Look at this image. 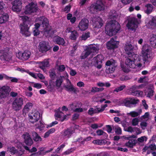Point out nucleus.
<instances>
[{"label": "nucleus", "mask_w": 156, "mask_h": 156, "mask_svg": "<svg viewBox=\"0 0 156 156\" xmlns=\"http://www.w3.org/2000/svg\"><path fill=\"white\" fill-rule=\"evenodd\" d=\"M120 28V25L118 22L115 20H111L106 24L105 32L108 35L112 36L118 33Z\"/></svg>", "instance_id": "f257e3e1"}, {"label": "nucleus", "mask_w": 156, "mask_h": 156, "mask_svg": "<svg viewBox=\"0 0 156 156\" xmlns=\"http://www.w3.org/2000/svg\"><path fill=\"white\" fill-rule=\"evenodd\" d=\"M21 18L23 22L19 25L20 32L23 35L26 37L29 36L30 35L28 27V25L30 23L29 18L27 16H21Z\"/></svg>", "instance_id": "f03ea898"}, {"label": "nucleus", "mask_w": 156, "mask_h": 156, "mask_svg": "<svg viewBox=\"0 0 156 156\" xmlns=\"http://www.w3.org/2000/svg\"><path fill=\"white\" fill-rule=\"evenodd\" d=\"M151 47L148 44L144 45L142 48L143 59L145 62H150L152 59Z\"/></svg>", "instance_id": "7ed1b4c3"}, {"label": "nucleus", "mask_w": 156, "mask_h": 156, "mask_svg": "<svg viewBox=\"0 0 156 156\" xmlns=\"http://www.w3.org/2000/svg\"><path fill=\"white\" fill-rule=\"evenodd\" d=\"M38 19L41 22V26L44 30V34L47 37L50 36L51 34H50V32L51 30V29L49 28V25L48 19L44 16L40 17Z\"/></svg>", "instance_id": "20e7f679"}, {"label": "nucleus", "mask_w": 156, "mask_h": 156, "mask_svg": "<svg viewBox=\"0 0 156 156\" xmlns=\"http://www.w3.org/2000/svg\"><path fill=\"white\" fill-rule=\"evenodd\" d=\"M139 22L137 18L135 17L130 18L128 20L126 27L129 29L135 31L138 27Z\"/></svg>", "instance_id": "39448f33"}, {"label": "nucleus", "mask_w": 156, "mask_h": 156, "mask_svg": "<svg viewBox=\"0 0 156 156\" xmlns=\"http://www.w3.org/2000/svg\"><path fill=\"white\" fill-rule=\"evenodd\" d=\"M23 102V99L22 98L16 97L12 103L13 109L16 111H19L22 108Z\"/></svg>", "instance_id": "423d86ee"}, {"label": "nucleus", "mask_w": 156, "mask_h": 156, "mask_svg": "<svg viewBox=\"0 0 156 156\" xmlns=\"http://www.w3.org/2000/svg\"><path fill=\"white\" fill-rule=\"evenodd\" d=\"M104 6L101 1H98L95 4L91 5L90 9V11L93 13H94L98 11L103 10L105 9Z\"/></svg>", "instance_id": "0eeeda50"}, {"label": "nucleus", "mask_w": 156, "mask_h": 156, "mask_svg": "<svg viewBox=\"0 0 156 156\" xmlns=\"http://www.w3.org/2000/svg\"><path fill=\"white\" fill-rule=\"evenodd\" d=\"M38 10V8L37 4L32 2L26 6L24 12L25 14H30L36 12Z\"/></svg>", "instance_id": "6e6552de"}, {"label": "nucleus", "mask_w": 156, "mask_h": 156, "mask_svg": "<svg viewBox=\"0 0 156 156\" xmlns=\"http://www.w3.org/2000/svg\"><path fill=\"white\" fill-rule=\"evenodd\" d=\"M139 58V56H136L135 58L132 56H128L127 58L126 59L125 63L128 67L131 68H135L136 66L135 63L136 61Z\"/></svg>", "instance_id": "1a4fd4ad"}, {"label": "nucleus", "mask_w": 156, "mask_h": 156, "mask_svg": "<svg viewBox=\"0 0 156 156\" xmlns=\"http://www.w3.org/2000/svg\"><path fill=\"white\" fill-rule=\"evenodd\" d=\"M124 49L126 53L128 55V56H132L135 58L136 56H138L133 52L134 46L130 42L127 43L124 46Z\"/></svg>", "instance_id": "9d476101"}, {"label": "nucleus", "mask_w": 156, "mask_h": 156, "mask_svg": "<svg viewBox=\"0 0 156 156\" xmlns=\"http://www.w3.org/2000/svg\"><path fill=\"white\" fill-rule=\"evenodd\" d=\"M31 54L30 51L26 50L23 52L21 51H19L16 54V56L19 59L23 61H26L29 58Z\"/></svg>", "instance_id": "9b49d317"}, {"label": "nucleus", "mask_w": 156, "mask_h": 156, "mask_svg": "<svg viewBox=\"0 0 156 156\" xmlns=\"http://www.w3.org/2000/svg\"><path fill=\"white\" fill-rule=\"evenodd\" d=\"M39 50L41 53H45L51 49V47L48 43L42 41L39 43Z\"/></svg>", "instance_id": "f8f14e48"}, {"label": "nucleus", "mask_w": 156, "mask_h": 156, "mask_svg": "<svg viewBox=\"0 0 156 156\" xmlns=\"http://www.w3.org/2000/svg\"><path fill=\"white\" fill-rule=\"evenodd\" d=\"M28 116L29 122L32 124H34L39 119L40 114L37 111L35 113L30 114Z\"/></svg>", "instance_id": "ddd939ff"}, {"label": "nucleus", "mask_w": 156, "mask_h": 156, "mask_svg": "<svg viewBox=\"0 0 156 156\" xmlns=\"http://www.w3.org/2000/svg\"><path fill=\"white\" fill-rule=\"evenodd\" d=\"M106 72L107 73H112L115 69V63L110 60L107 61L105 64Z\"/></svg>", "instance_id": "4468645a"}, {"label": "nucleus", "mask_w": 156, "mask_h": 156, "mask_svg": "<svg viewBox=\"0 0 156 156\" xmlns=\"http://www.w3.org/2000/svg\"><path fill=\"white\" fill-rule=\"evenodd\" d=\"M89 21L86 18H83L79 22L78 27L81 31H84L87 30L89 26Z\"/></svg>", "instance_id": "2eb2a0df"}, {"label": "nucleus", "mask_w": 156, "mask_h": 156, "mask_svg": "<svg viewBox=\"0 0 156 156\" xmlns=\"http://www.w3.org/2000/svg\"><path fill=\"white\" fill-rule=\"evenodd\" d=\"M146 26L148 29H156V16H151V19L146 23Z\"/></svg>", "instance_id": "dca6fc26"}, {"label": "nucleus", "mask_w": 156, "mask_h": 156, "mask_svg": "<svg viewBox=\"0 0 156 156\" xmlns=\"http://www.w3.org/2000/svg\"><path fill=\"white\" fill-rule=\"evenodd\" d=\"M21 2L19 0L14 1L12 3V9L14 12H20L22 9Z\"/></svg>", "instance_id": "f3484780"}, {"label": "nucleus", "mask_w": 156, "mask_h": 156, "mask_svg": "<svg viewBox=\"0 0 156 156\" xmlns=\"http://www.w3.org/2000/svg\"><path fill=\"white\" fill-rule=\"evenodd\" d=\"M139 101V99L134 98H127L124 101V104L125 106L130 107L131 105H136Z\"/></svg>", "instance_id": "a211bd4d"}, {"label": "nucleus", "mask_w": 156, "mask_h": 156, "mask_svg": "<svg viewBox=\"0 0 156 156\" xmlns=\"http://www.w3.org/2000/svg\"><path fill=\"white\" fill-rule=\"evenodd\" d=\"M118 44L117 41H115L113 38H112L107 43V48L109 50L114 49L118 47Z\"/></svg>", "instance_id": "6ab92c4d"}, {"label": "nucleus", "mask_w": 156, "mask_h": 156, "mask_svg": "<svg viewBox=\"0 0 156 156\" xmlns=\"http://www.w3.org/2000/svg\"><path fill=\"white\" fill-rule=\"evenodd\" d=\"M23 136L25 144L28 146H31L33 144L34 142L30 134L28 133H26L24 134Z\"/></svg>", "instance_id": "aec40b11"}, {"label": "nucleus", "mask_w": 156, "mask_h": 156, "mask_svg": "<svg viewBox=\"0 0 156 156\" xmlns=\"http://www.w3.org/2000/svg\"><path fill=\"white\" fill-rule=\"evenodd\" d=\"M74 133V130L72 128H67L64 129L62 133V136L63 137L69 138Z\"/></svg>", "instance_id": "412c9836"}, {"label": "nucleus", "mask_w": 156, "mask_h": 156, "mask_svg": "<svg viewBox=\"0 0 156 156\" xmlns=\"http://www.w3.org/2000/svg\"><path fill=\"white\" fill-rule=\"evenodd\" d=\"M68 81L69 83V85L67 84L64 86V87L65 88V90L68 92H73L75 94L77 93V88H74L73 87V85L71 83V82L68 79Z\"/></svg>", "instance_id": "4be33fe9"}, {"label": "nucleus", "mask_w": 156, "mask_h": 156, "mask_svg": "<svg viewBox=\"0 0 156 156\" xmlns=\"http://www.w3.org/2000/svg\"><path fill=\"white\" fill-rule=\"evenodd\" d=\"M130 91H131V94L133 96L139 97L142 95L143 94V92L141 91L136 90L135 87H134L130 88Z\"/></svg>", "instance_id": "5701e85b"}, {"label": "nucleus", "mask_w": 156, "mask_h": 156, "mask_svg": "<svg viewBox=\"0 0 156 156\" xmlns=\"http://www.w3.org/2000/svg\"><path fill=\"white\" fill-rule=\"evenodd\" d=\"M54 42L55 43L59 45L65 46V42L64 39L59 36H57L55 37L54 38Z\"/></svg>", "instance_id": "b1692460"}, {"label": "nucleus", "mask_w": 156, "mask_h": 156, "mask_svg": "<svg viewBox=\"0 0 156 156\" xmlns=\"http://www.w3.org/2000/svg\"><path fill=\"white\" fill-rule=\"evenodd\" d=\"M9 19V16L6 13H4L0 16V24L4 23L7 22Z\"/></svg>", "instance_id": "393cba45"}, {"label": "nucleus", "mask_w": 156, "mask_h": 156, "mask_svg": "<svg viewBox=\"0 0 156 156\" xmlns=\"http://www.w3.org/2000/svg\"><path fill=\"white\" fill-rule=\"evenodd\" d=\"M132 138L129 140L128 142L125 144L126 146L128 147L133 148L134 146H135L136 144L137 143V141Z\"/></svg>", "instance_id": "a878e982"}, {"label": "nucleus", "mask_w": 156, "mask_h": 156, "mask_svg": "<svg viewBox=\"0 0 156 156\" xmlns=\"http://www.w3.org/2000/svg\"><path fill=\"white\" fill-rule=\"evenodd\" d=\"M103 58V56L100 54H98L97 56L94 57L93 59L94 62L98 65L99 63L101 64L102 62V60Z\"/></svg>", "instance_id": "bb28decb"}, {"label": "nucleus", "mask_w": 156, "mask_h": 156, "mask_svg": "<svg viewBox=\"0 0 156 156\" xmlns=\"http://www.w3.org/2000/svg\"><path fill=\"white\" fill-rule=\"evenodd\" d=\"M32 134L33 140L35 141L39 142L42 141V139L37 132L35 131H33L32 133Z\"/></svg>", "instance_id": "cd10ccee"}, {"label": "nucleus", "mask_w": 156, "mask_h": 156, "mask_svg": "<svg viewBox=\"0 0 156 156\" xmlns=\"http://www.w3.org/2000/svg\"><path fill=\"white\" fill-rule=\"evenodd\" d=\"M49 64V62L48 60H44V61L41 62L39 65L40 68L43 71H45V67L48 66Z\"/></svg>", "instance_id": "c85d7f7f"}, {"label": "nucleus", "mask_w": 156, "mask_h": 156, "mask_svg": "<svg viewBox=\"0 0 156 156\" xmlns=\"http://www.w3.org/2000/svg\"><path fill=\"white\" fill-rule=\"evenodd\" d=\"M103 21L102 19H98L94 23L93 26L95 28H101L103 25Z\"/></svg>", "instance_id": "c756f323"}, {"label": "nucleus", "mask_w": 156, "mask_h": 156, "mask_svg": "<svg viewBox=\"0 0 156 156\" xmlns=\"http://www.w3.org/2000/svg\"><path fill=\"white\" fill-rule=\"evenodd\" d=\"M100 112L98 108L94 109L93 108H90L88 111V114L91 116H92L94 114H98Z\"/></svg>", "instance_id": "7c9ffc66"}, {"label": "nucleus", "mask_w": 156, "mask_h": 156, "mask_svg": "<svg viewBox=\"0 0 156 156\" xmlns=\"http://www.w3.org/2000/svg\"><path fill=\"white\" fill-rule=\"evenodd\" d=\"M145 7L147 8L145 10V13L147 14H150L152 11L153 9L152 5L151 4H147L145 5Z\"/></svg>", "instance_id": "2f4dec72"}, {"label": "nucleus", "mask_w": 156, "mask_h": 156, "mask_svg": "<svg viewBox=\"0 0 156 156\" xmlns=\"http://www.w3.org/2000/svg\"><path fill=\"white\" fill-rule=\"evenodd\" d=\"M32 106V104L31 103L28 102L24 106V107L23 110V113L25 114L27 113L29 110L30 109Z\"/></svg>", "instance_id": "473e14b6"}, {"label": "nucleus", "mask_w": 156, "mask_h": 156, "mask_svg": "<svg viewBox=\"0 0 156 156\" xmlns=\"http://www.w3.org/2000/svg\"><path fill=\"white\" fill-rule=\"evenodd\" d=\"M49 76L52 80H55L56 78V72L54 69H51L49 72Z\"/></svg>", "instance_id": "72a5a7b5"}, {"label": "nucleus", "mask_w": 156, "mask_h": 156, "mask_svg": "<svg viewBox=\"0 0 156 156\" xmlns=\"http://www.w3.org/2000/svg\"><path fill=\"white\" fill-rule=\"evenodd\" d=\"M78 35L79 34L75 30H74L71 31V34L69 37L71 40H75L76 39Z\"/></svg>", "instance_id": "f704fd0d"}, {"label": "nucleus", "mask_w": 156, "mask_h": 156, "mask_svg": "<svg viewBox=\"0 0 156 156\" xmlns=\"http://www.w3.org/2000/svg\"><path fill=\"white\" fill-rule=\"evenodd\" d=\"M89 51H90L91 53H94L98 51V47L95 45L93 46L91 45L87 48Z\"/></svg>", "instance_id": "c9c22d12"}, {"label": "nucleus", "mask_w": 156, "mask_h": 156, "mask_svg": "<svg viewBox=\"0 0 156 156\" xmlns=\"http://www.w3.org/2000/svg\"><path fill=\"white\" fill-rule=\"evenodd\" d=\"M150 41L151 44L155 46H156V35L152 34L150 39Z\"/></svg>", "instance_id": "e433bc0d"}, {"label": "nucleus", "mask_w": 156, "mask_h": 156, "mask_svg": "<svg viewBox=\"0 0 156 156\" xmlns=\"http://www.w3.org/2000/svg\"><path fill=\"white\" fill-rule=\"evenodd\" d=\"M105 140H94L92 143L94 144L101 145L106 143Z\"/></svg>", "instance_id": "4c0bfd02"}, {"label": "nucleus", "mask_w": 156, "mask_h": 156, "mask_svg": "<svg viewBox=\"0 0 156 156\" xmlns=\"http://www.w3.org/2000/svg\"><path fill=\"white\" fill-rule=\"evenodd\" d=\"M63 79L62 76H60L58 79H57L55 81L56 86L58 88H59L63 82Z\"/></svg>", "instance_id": "58836bf2"}, {"label": "nucleus", "mask_w": 156, "mask_h": 156, "mask_svg": "<svg viewBox=\"0 0 156 156\" xmlns=\"http://www.w3.org/2000/svg\"><path fill=\"white\" fill-rule=\"evenodd\" d=\"M91 54V52L89 51L88 48H87L84 54H82L81 56V59H85L87 58Z\"/></svg>", "instance_id": "ea45409f"}, {"label": "nucleus", "mask_w": 156, "mask_h": 156, "mask_svg": "<svg viewBox=\"0 0 156 156\" xmlns=\"http://www.w3.org/2000/svg\"><path fill=\"white\" fill-rule=\"evenodd\" d=\"M82 106V104L81 103V102H80L79 103L78 106H77L76 105H75L73 103H72L71 104H70L69 105V108L71 110L73 111L74 112L75 109L77 107H81Z\"/></svg>", "instance_id": "a19ab883"}, {"label": "nucleus", "mask_w": 156, "mask_h": 156, "mask_svg": "<svg viewBox=\"0 0 156 156\" xmlns=\"http://www.w3.org/2000/svg\"><path fill=\"white\" fill-rule=\"evenodd\" d=\"M90 32H88L85 33L82 35L81 37V39L83 40H86L87 38L90 37Z\"/></svg>", "instance_id": "79ce46f5"}, {"label": "nucleus", "mask_w": 156, "mask_h": 156, "mask_svg": "<svg viewBox=\"0 0 156 156\" xmlns=\"http://www.w3.org/2000/svg\"><path fill=\"white\" fill-rule=\"evenodd\" d=\"M115 132L118 135L121 134L122 133V130L121 128L118 126H115Z\"/></svg>", "instance_id": "37998d69"}, {"label": "nucleus", "mask_w": 156, "mask_h": 156, "mask_svg": "<svg viewBox=\"0 0 156 156\" xmlns=\"http://www.w3.org/2000/svg\"><path fill=\"white\" fill-rule=\"evenodd\" d=\"M10 154L12 155H14L17 152V150L14 147H12L9 149Z\"/></svg>", "instance_id": "c03bdc74"}, {"label": "nucleus", "mask_w": 156, "mask_h": 156, "mask_svg": "<svg viewBox=\"0 0 156 156\" xmlns=\"http://www.w3.org/2000/svg\"><path fill=\"white\" fill-rule=\"evenodd\" d=\"M3 57L4 59L6 61H9L11 59V56L8 53H4L3 55Z\"/></svg>", "instance_id": "a18cd8bd"}, {"label": "nucleus", "mask_w": 156, "mask_h": 156, "mask_svg": "<svg viewBox=\"0 0 156 156\" xmlns=\"http://www.w3.org/2000/svg\"><path fill=\"white\" fill-rule=\"evenodd\" d=\"M126 87L125 85H122L121 86L116 88L114 90V92H118L123 90Z\"/></svg>", "instance_id": "49530a36"}, {"label": "nucleus", "mask_w": 156, "mask_h": 156, "mask_svg": "<svg viewBox=\"0 0 156 156\" xmlns=\"http://www.w3.org/2000/svg\"><path fill=\"white\" fill-rule=\"evenodd\" d=\"M8 88V87H3L1 89L2 90L0 91V93H1L2 95H5L6 93L8 92L7 89Z\"/></svg>", "instance_id": "de8ad7c7"}, {"label": "nucleus", "mask_w": 156, "mask_h": 156, "mask_svg": "<svg viewBox=\"0 0 156 156\" xmlns=\"http://www.w3.org/2000/svg\"><path fill=\"white\" fill-rule=\"evenodd\" d=\"M37 125V128L39 129L40 131H41L44 129V126L41 121H39V124H38Z\"/></svg>", "instance_id": "09e8293b"}, {"label": "nucleus", "mask_w": 156, "mask_h": 156, "mask_svg": "<svg viewBox=\"0 0 156 156\" xmlns=\"http://www.w3.org/2000/svg\"><path fill=\"white\" fill-rule=\"evenodd\" d=\"M146 141L147 140V138L145 136H141L137 139V141L140 143H143L144 142V140Z\"/></svg>", "instance_id": "8fccbe9b"}, {"label": "nucleus", "mask_w": 156, "mask_h": 156, "mask_svg": "<svg viewBox=\"0 0 156 156\" xmlns=\"http://www.w3.org/2000/svg\"><path fill=\"white\" fill-rule=\"evenodd\" d=\"M105 126L106 128V131L107 132L109 133H112V129L111 125H106Z\"/></svg>", "instance_id": "3c124183"}, {"label": "nucleus", "mask_w": 156, "mask_h": 156, "mask_svg": "<svg viewBox=\"0 0 156 156\" xmlns=\"http://www.w3.org/2000/svg\"><path fill=\"white\" fill-rule=\"evenodd\" d=\"M71 6L70 5H69L66 6L64 9V12H66V13H68L70 10Z\"/></svg>", "instance_id": "603ef678"}, {"label": "nucleus", "mask_w": 156, "mask_h": 156, "mask_svg": "<svg viewBox=\"0 0 156 156\" xmlns=\"http://www.w3.org/2000/svg\"><path fill=\"white\" fill-rule=\"evenodd\" d=\"M139 122L138 119L137 118H134L132 121V125L133 126L137 125Z\"/></svg>", "instance_id": "864d4df0"}, {"label": "nucleus", "mask_w": 156, "mask_h": 156, "mask_svg": "<svg viewBox=\"0 0 156 156\" xmlns=\"http://www.w3.org/2000/svg\"><path fill=\"white\" fill-rule=\"evenodd\" d=\"M124 138L126 140H130L132 138H137V136L134 135H129L127 136H124Z\"/></svg>", "instance_id": "5fc2aeb1"}, {"label": "nucleus", "mask_w": 156, "mask_h": 156, "mask_svg": "<svg viewBox=\"0 0 156 156\" xmlns=\"http://www.w3.org/2000/svg\"><path fill=\"white\" fill-rule=\"evenodd\" d=\"M146 78H147V77L146 76H145L144 77H140L138 80V82L139 83H142L145 82L146 81L145 79Z\"/></svg>", "instance_id": "6e6d98bb"}, {"label": "nucleus", "mask_w": 156, "mask_h": 156, "mask_svg": "<svg viewBox=\"0 0 156 156\" xmlns=\"http://www.w3.org/2000/svg\"><path fill=\"white\" fill-rule=\"evenodd\" d=\"M58 123V122L57 121H55L53 122H52L51 123L48 125L46 127L47 128H48L49 127H51L52 126H55V125H56Z\"/></svg>", "instance_id": "4d7b16f0"}, {"label": "nucleus", "mask_w": 156, "mask_h": 156, "mask_svg": "<svg viewBox=\"0 0 156 156\" xmlns=\"http://www.w3.org/2000/svg\"><path fill=\"white\" fill-rule=\"evenodd\" d=\"M25 150L23 149H21L18 151L17 150V156H21L24 154Z\"/></svg>", "instance_id": "13d9d810"}, {"label": "nucleus", "mask_w": 156, "mask_h": 156, "mask_svg": "<svg viewBox=\"0 0 156 156\" xmlns=\"http://www.w3.org/2000/svg\"><path fill=\"white\" fill-rule=\"evenodd\" d=\"M108 106L107 104H105L104 105H101V108H98L100 113L102 112L105 109V108Z\"/></svg>", "instance_id": "bf43d9fd"}, {"label": "nucleus", "mask_w": 156, "mask_h": 156, "mask_svg": "<svg viewBox=\"0 0 156 156\" xmlns=\"http://www.w3.org/2000/svg\"><path fill=\"white\" fill-rule=\"evenodd\" d=\"M154 91L151 89H149L147 94V96L149 98H151L153 95Z\"/></svg>", "instance_id": "052dcab7"}, {"label": "nucleus", "mask_w": 156, "mask_h": 156, "mask_svg": "<svg viewBox=\"0 0 156 156\" xmlns=\"http://www.w3.org/2000/svg\"><path fill=\"white\" fill-rule=\"evenodd\" d=\"M129 114L132 117H136L139 115V113L135 112H131Z\"/></svg>", "instance_id": "680f3d73"}, {"label": "nucleus", "mask_w": 156, "mask_h": 156, "mask_svg": "<svg viewBox=\"0 0 156 156\" xmlns=\"http://www.w3.org/2000/svg\"><path fill=\"white\" fill-rule=\"evenodd\" d=\"M33 31L34 36H37L40 34V31L39 29L33 28Z\"/></svg>", "instance_id": "e2e57ef3"}, {"label": "nucleus", "mask_w": 156, "mask_h": 156, "mask_svg": "<svg viewBox=\"0 0 156 156\" xmlns=\"http://www.w3.org/2000/svg\"><path fill=\"white\" fill-rule=\"evenodd\" d=\"M4 5V4L3 2L2 1H0V14L3 11Z\"/></svg>", "instance_id": "0e129e2a"}, {"label": "nucleus", "mask_w": 156, "mask_h": 156, "mask_svg": "<svg viewBox=\"0 0 156 156\" xmlns=\"http://www.w3.org/2000/svg\"><path fill=\"white\" fill-rule=\"evenodd\" d=\"M96 132L97 135L99 136L103 135L104 133H105L103 130L101 129L97 130Z\"/></svg>", "instance_id": "69168bd1"}, {"label": "nucleus", "mask_w": 156, "mask_h": 156, "mask_svg": "<svg viewBox=\"0 0 156 156\" xmlns=\"http://www.w3.org/2000/svg\"><path fill=\"white\" fill-rule=\"evenodd\" d=\"M79 116V114L77 113H74L73 115V116H72V119H73V120H76L77 119H78Z\"/></svg>", "instance_id": "338daca9"}, {"label": "nucleus", "mask_w": 156, "mask_h": 156, "mask_svg": "<svg viewBox=\"0 0 156 156\" xmlns=\"http://www.w3.org/2000/svg\"><path fill=\"white\" fill-rule=\"evenodd\" d=\"M65 67L64 65H61L58 66V70L60 72H63L65 69Z\"/></svg>", "instance_id": "774afa93"}]
</instances>
